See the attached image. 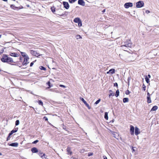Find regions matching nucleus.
I'll use <instances>...</instances> for the list:
<instances>
[{
    "label": "nucleus",
    "instance_id": "1",
    "mask_svg": "<svg viewBox=\"0 0 159 159\" xmlns=\"http://www.w3.org/2000/svg\"><path fill=\"white\" fill-rule=\"evenodd\" d=\"M1 60L3 62H7L9 64L15 63L16 61L13 60L12 58L8 57L7 55H4L1 58Z\"/></svg>",
    "mask_w": 159,
    "mask_h": 159
},
{
    "label": "nucleus",
    "instance_id": "2",
    "mask_svg": "<svg viewBox=\"0 0 159 159\" xmlns=\"http://www.w3.org/2000/svg\"><path fill=\"white\" fill-rule=\"evenodd\" d=\"M122 45L121 46V49H124V47H131L132 44L130 41H126L124 43H122Z\"/></svg>",
    "mask_w": 159,
    "mask_h": 159
},
{
    "label": "nucleus",
    "instance_id": "3",
    "mask_svg": "<svg viewBox=\"0 0 159 159\" xmlns=\"http://www.w3.org/2000/svg\"><path fill=\"white\" fill-rule=\"evenodd\" d=\"M144 3L142 1H139L136 3V7L138 8H140L143 7Z\"/></svg>",
    "mask_w": 159,
    "mask_h": 159
},
{
    "label": "nucleus",
    "instance_id": "4",
    "mask_svg": "<svg viewBox=\"0 0 159 159\" xmlns=\"http://www.w3.org/2000/svg\"><path fill=\"white\" fill-rule=\"evenodd\" d=\"M133 6V3L131 2H127L125 3L124 7L125 8H128L129 7Z\"/></svg>",
    "mask_w": 159,
    "mask_h": 159
},
{
    "label": "nucleus",
    "instance_id": "5",
    "mask_svg": "<svg viewBox=\"0 0 159 159\" xmlns=\"http://www.w3.org/2000/svg\"><path fill=\"white\" fill-rule=\"evenodd\" d=\"M24 61L22 63L23 65H27L29 63L28 60L29 58L28 57H27L24 58Z\"/></svg>",
    "mask_w": 159,
    "mask_h": 159
},
{
    "label": "nucleus",
    "instance_id": "6",
    "mask_svg": "<svg viewBox=\"0 0 159 159\" xmlns=\"http://www.w3.org/2000/svg\"><path fill=\"white\" fill-rule=\"evenodd\" d=\"M30 52L31 54L35 56H38L40 55L38 53H37L36 51H34L33 50H30Z\"/></svg>",
    "mask_w": 159,
    "mask_h": 159
},
{
    "label": "nucleus",
    "instance_id": "7",
    "mask_svg": "<svg viewBox=\"0 0 159 159\" xmlns=\"http://www.w3.org/2000/svg\"><path fill=\"white\" fill-rule=\"evenodd\" d=\"M130 132L131 135H133L134 134V127L132 125H130Z\"/></svg>",
    "mask_w": 159,
    "mask_h": 159
},
{
    "label": "nucleus",
    "instance_id": "8",
    "mask_svg": "<svg viewBox=\"0 0 159 159\" xmlns=\"http://www.w3.org/2000/svg\"><path fill=\"white\" fill-rule=\"evenodd\" d=\"M63 4L64 5V7L66 9H68L69 7V5L67 2H63Z\"/></svg>",
    "mask_w": 159,
    "mask_h": 159
},
{
    "label": "nucleus",
    "instance_id": "9",
    "mask_svg": "<svg viewBox=\"0 0 159 159\" xmlns=\"http://www.w3.org/2000/svg\"><path fill=\"white\" fill-rule=\"evenodd\" d=\"M140 130L137 127H135V134L136 135H137L139 134L140 133Z\"/></svg>",
    "mask_w": 159,
    "mask_h": 159
},
{
    "label": "nucleus",
    "instance_id": "10",
    "mask_svg": "<svg viewBox=\"0 0 159 159\" xmlns=\"http://www.w3.org/2000/svg\"><path fill=\"white\" fill-rule=\"evenodd\" d=\"M78 3L79 5L84 6L85 5V3L83 0H79Z\"/></svg>",
    "mask_w": 159,
    "mask_h": 159
},
{
    "label": "nucleus",
    "instance_id": "11",
    "mask_svg": "<svg viewBox=\"0 0 159 159\" xmlns=\"http://www.w3.org/2000/svg\"><path fill=\"white\" fill-rule=\"evenodd\" d=\"M39 154L43 159H46V155L44 153L40 152Z\"/></svg>",
    "mask_w": 159,
    "mask_h": 159
},
{
    "label": "nucleus",
    "instance_id": "12",
    "mask_svg": "<svg viewBox=\"0 0 159 159\" xmlns=\"http://www.w3.org/2000/svg\"><path fill=\"white\" fill-rule=\"evenodd\" d=\"M18 129V128H16L15 129H13L12 130L11 132L9 133V136H11V135L12 134H13L14 133L16 132Z\"/></svg>",
    "mask_w": 159,
    "mask_h": 159
},
{
    "label": "nucleus",
    "instance_id": "13",
    "mask_svg": "<svg viewBox=\"0 0 159 159\" xmlns=\"http://www.w3.org/2000/svg\"><path fill=\"white\" fill-rule=\"evenodd\" d=\"M10 56H11L14 57H18L19 56L18 54H17L16 53H15V52L11 53L10 54Z\"/></svg>",
    "mask_w": 159,
    "mask_h": 159
},
{
    "label": "nucleus",
    "instance_id": "14",
    "mask_svg": "<svg viewBox=\"0 0 159 159\" xmlns=\"http://www.w3.org/2000/svg\"><path fill=\"white\" fill-rule=\"evenodd\" d=\"M81 20L79 18L77 17L75 18L74 20V21L76 23H78Z\"/></svg>",
    "mask_w": 159,
    "mask_h": 159
},
{
    "label": "nucleus",
    "instance_id": "15",
    "mask_svg": "<svg viewBox=\"0 0 159 159\" xmlns=\"http://www.w3.org/2000/svg\"><path fill=\"white\" fill-rule=\"evenodd\" d=\"M18 145V144L17 143H11L10 145L13 147H17Z\"/></svg>",
    "mask_w": 159,
    "mask_h": 159
},
{
    "label": "nucleus",
    "instance_id": "16",
    "mask_svg": "<svg viewBox=\"0 0 159 159\" xmlns=\"http://www.w3.org/2000/svg\"><path fill=\"white\" fill-rule=\"evenodd\" d=\"M158 109V107L157 106H154L151 110V111H156Z\"/></svg>",
    "mask_w": 159,
    "mask_h": 159
},
{
    "label": "nucleus",
    "instance_id": "17",
    "mask_svg": "<svg viewBox=\"0 0 159 159\" xmlns=\"http://www.w3.org/2000/svg\"><path fill=\"white\" fill-rule=\"evenodd\" d=\"M22 56L24 57V58L26 57H28V55L26 54L25 52H20Z\"/></svg>",
    "mask_w": 159,
    "mask_h": 159
},
{
    "label": "nucleus",
    "instance_id": "18",
    "mask_svg": "<svg viewBox=\"0 0 159 159\" xmlns=\"http://www.w3.org/2000/svg\"><path fill=\"white\" fill-rule=\"evenodd\" d=\"M111 133L114 135V137L115 138H117L116 137V135H118V134L116 133H115L113 131H111Z\"/></svg>",
    "mask_w": 159,
    "mask_h": 159
},
{
    "label": "nucleus",
    "instance_id": "19",
    "mask_svg": "<svg viewBox=\"0 0 159 159\" xmlns=\"http://www.w3.org/2000/svg\"><path fill=\"white\" fill-rule=\"evenodd\" d=\"M109 71L110 72V73H111V74H114L115 72V70L114 69H111L109 70Z\"/></svg>",
    "mask_w": 159,
    "mask_h": 159
},
{
    "label": "nucleus",
    "instance_id": "20",
    "mask_svg": "<svg viewBox=\"0 0 159 159\" xmlns=\"http://www.w3.org/2000/svg\"><path fill=\"white\" fill-rule=\"evenodd\" d=\"M147 98L148 102V103H151V101L150 97H147Z\"/></svg>",
    "mask_w": 159,
    "mask_h": 159
},
{
    "label": "nucleus",
    "instance_id": "21",
    "mask_svg": "<svg viewBox=\"0 0 159 159\" xmlns=\"http://www.w3.org/2000/svg\"><path fill=\"white\" fill-rule=\"evenodd\" d=\"M129 101V99L128 98H124L123 99V102L124 103L128 102Z\"/></svg>",
    "mask_w": 159,
    "mask_h": 159
},
{
    "label": "nucleus",
    "instance_id": "22",
    "mask_svg": "<svg viewBox=\"0 0 159 159\" xmlns=\"http://www.w3.org/2000/svg\"><path fill=\"white\" fill-rule=\"evenodd\" d=\"M80 99L83 102V103L85 105L87 104L86 102L84 99L83 98H80Z\"/></svg>",
    "mask_w": 159,
    "mask_h": 159
},
{
    "label": "nucleus",
    "instance_id": "23",
    "mask_svg": "<svg viewBox=\"0 0 159 159\" xmlns=\"http://www.w3.org/2000/svg\"><path fill=\"white\" fill-rule=\"evenodd\" d=\"M104 118L106 120H108V113L107 112H106L105 113Z\"/></svg>",
    "mask_w": 159,
    "mask_h": 159
},
{
    "label": "nucleus",
    "instance_id": "24",
    "mask_svg": "<svg viewBox=\"0 0 159 159\" xmlns=\"http://www.w3.org/2000/svg\"><path fill=\"white\" fill-rule=\"evenodd\" d=\"M145 80H146V82L147 83H148L149 82V80L148 78V77L147 76H145Z\"/></svg>",
    "mask_w": 159,
    "mask_h": 159
},
{
    "label": "nucleus",
    "instance_id": "25",
    "mask_svg": "<svg viewBox=\"0 0 159 159\" xmlns=\"http://www.w3.org/2000/svg\"><path fill=\"white\" fill-rule=\"evenodd\" d=\"M119 92L118 90H116V94H115V96L116 97H117L119 95Z\"/></svg>",
    "mask_w": 159,
    "mask_h": 159
},
{
    "label": "nucleus",
    "instance_id": "26",
    "mask_svg": "<svg viewBox=\"0 0 159 159\" xmlns=\"http://www.w3.org/2000/svg\"><path fill=\"white\" fill-rule=\"evenodd\" d=\"M67 153L68 154L71 155L72 153V152L70 151V150H67Z\"/></svg>",
    "mask_w": 159,
    "mask_h": 159
},
{
    "label": "nucleus",
    "instance_id": "27",
    "mask_svg": "<svg viewBox=\"0 0 159 159\" xmlns=\"http://www.w3.org/2000/svg\"><path fill=\"white\" fill-rule=\"evenodd\" d=\"M101 101V99H99L98 100H97L94 103L95 105L98 104Z\"/></svg>",
    "mask_w": 159,
    "mask_h": 159
},
{
    "label": "nucleus",
    "instance_id": "28",
    "mask_svg": "<svg viewBox=\"0 0 159 159\" xmlns=\"http://www.w3.org/2000/svg\"><path fill=\"white\" fill-rule=\"evenodd\" d=\"M78 25L80 27L82 26V23L81 20L78 23Z\"/></svg>",
    "mask_w": 159,
    "mask_h": 159
},
{
    "label": "nucleus",
    "instance_id": "29",
    "mask_svg": "<svg viewBox=\"0 0 159 159\" xmlns=\"http://www.w3.org/2000/svg\"><path fill=\"white\" fill-rule=\"evenodd\" d=\"M39 68L41 70H46V68L43 66H40L39 67Z\"/></svg>",
    "mask_w": 159,
    "mask_h": 159
},
{
    "label": "nucleus",
    "instance_id": "30",
    "mask_svg": "<svg viewBox=\"0 0 159 159\" xmlns=\"http://www.w3.org/2000/svg\"><path fill=\"white\" fill-rule=\"evenodd\" d=\"M76 38L77 39L82 38L79 35H76Z\"/></svg>",
    "mask_w": 159,
    "mask_h": 159
},
{
    "label": "nucleus",
    "instance_id": "31",
    "mask_svg": "<svg viewBox=\"0 0 159 159\" xmlns=\"http://www.w3.org/2000/svg\"><path fill=\"white\" fill-rule=\"evenodd\" d=\"M19 121L18 120H17L15 122V125H18L19 124Z\"/></svg>",
    "mask_w": 159,
    "mask_h": 159
},
{
    "label": "nucleus",
    "instance_id": "32",
    "mask_svg": "<svg viewBox=\"0 0 159 159\" xmlns=\"http://www.w3.org/2000/svg\"><path fill=\"white\" fill-rule=\"evenodd\" d=\"M38 102L39 105L43 106V103L41 100H39Z\"/></svg>",
    "mask_w": 159,
    "mask_h": 159
},
{
    "label": "nucleus",
    "instance_id": "33",
    "mask_svg": "<svg viewBox=\"0 0 159 159\" xmlns=\"http://www.w3.org/2000/svg\"><path fill=\"white\" fill-rule=\"evenodd\" d=\"M32 153H36L38 152V150H31Z\"/></svg>",
    "mask_w": 159,
    "mask_h": 159
},
{
    "label": "nucleus",
    "instance_id": "34",
    "mask_svg": "<svg viewBox=\"0 0 159 159\" xmlns=\"http://www.w3.org/2000/svg\"><path fill=\"white\" fill-rule=\"evenodd\" d=\"M47 84L48 85V88H51L52 86V85H51L50 82V81H48V83H47Z\"/></svg>",
    "mask_w": 159,
    "mask_h": 159
},
{
    "label": "nucleus",
    "instance_id": "35",
    "mask_svg": "<svg viewBox=\"0 0 159 159\" xmlns=\"http://www.w3.org/2000/svg\"><path fill=\"white\" fill-rule=\"evenodd\" d=\"M51 10L52 11L53 13L55 11V8L54 7H52Z\"/></svg>",
    "mask_w": 159,
    "mask_h": 159
},
{
    "label": "nucleus",
    "instance_id": "36",
    "mask_svg": "<svg viewBox=\"0 0 159 159\" xmlns=\"http://www.w3.org/2000/svg\"><path fill=\"white\" fill-rule=\"evenodd\" d=\"M130 93V92L128 90H127L125 92V94L127 95L129 94Z\"/></svg>",
    "mask_w": 159,
    "mask_h": 159
},
{
    "label": "nucleus",
    "instance_id": "37",
    "mask_svg": "<svg viewBox=\"0 0 159 159\" xmlns=\"http://www.w3.org/2000/svg\"><path fill=\"white\" fill-rule=\"evenodd\" d=\"M77 0H69V1L71 3H72L75 2Z\"/></svg>",
    "mask_w": 159,
    "mask_h": 159
},
{
    "label": "nucleus",
    "instance_id": "38",
    "mask_svg": "<svg viewBox=\"0 0 159 159\" xmlns=\"http://www.w3.org/2000/svg\"><path fill=\"white\" fill-rule=\"evenodd\" d=\"M143 89L144 91H145L146 90V86L144 84H143Z\"/></svg>",
    "mask_w": 159,
    "mask_h": 159
},
{
    "label": "nucleus",
    "instance_id": "39",
    "mask_svg": "<svg viewBox=\"0 0 159 159\" xmlns=\"http://www.w3.org/2000/svg\"><path fill=\"white\" fill-rule=\"evenodd\" d=\"M114 93H110V94H109V97H110L111 96H114Z\"/></svg>",
    "mask_w": 159,
    "mask_h": 159
},
{
    "label": "nucleus",
    "instance_id": "40",
    "mask_svg": "<svg viewBox=\"0 0 159 159\" xmlns=\"http://www.w3.org/2000/svg\"><path fill=\"white\" fill-rule=\"evenodd\" d=\"M93 153L92 152H89L88 153V156H91L92 155H93Z\"/></svg>",
    "mask_w": 159,
    "mask_h": 159
},
{
    "label": "nucleus",
    "instance_id": "41",
    "mask_svg": "<svg viewBox=\"0 0 159 159\" xmlns=\"http://www.w3.org/2000/svg\"><path fill=\"white\" fill-rule=\"evenodd\" d=\"M86 106L89 109H91V107H90V106H89V105L88 104H87Z\"/></svg>",
    "mask_w": 159,
    "mask_h": 159
},
{
    "label": "nucleus",
    "instance_id": "42",
    "mask_svg": "<svg viewBox=\"0 0 159 159\" xmlns=\"http://www.w3.org/2000/svg\"><path fill=\"white\" fill-rule=\"evenodd\" d=\"M86 106L89 109H91V107H90V106H89V105L88 104H87Z\"/></svg>",
    "mask_w": 159,
    "mask_h": 159
},
{
    "label": "nucleus",
    "instance_id": "43",
    "mask_svg": "<svg viewBox=\"0 0 159 159\" xmlns=\"http://www.w3.org/2000/svg\"><path fill=\"white\" fill-rule=\"evenodd\" d=\"M86 106L89 109H91V107H90V106H89V105L88 104H87Z\"/></svg>",
    "mask_w": 159,
    "mask_h": 159
},
{
    "label": "nucleus",
    "instance_id": "44",
    "mask_svg": "<svg viewBox=\"0 0 159 159\" xmlns=\"http://www.w3.org/2000/svg\"><path fill=\"white\" fill-rule=\"evenodd\" d=\"M39 142V140H37L34 141L32 143H34V144H36V143H37L38 142Z\"/></svg>",
    "mask_w": 159,
    "mask_h": 159
},
{
    "label": "nucleus",
    "instance_id": "45",
    "mask_svg": "<svg viewBox=\"0 0 159 159\" xmlns=\"http://www.w3.org/2000/svg\"><path fill=\"white\" fill-rule=\"evenodd\" d=\"M59 86L60 87H63V88H66V87L64 85H62V84H60L59 85Z\"/></svg>",
    "mask_w": 159,
    "mask_h": 159
},
{
    "label": "nucleus",
    "instance_id": "46",
    "mask_svg": "<svg viewBox=\"0 0 159 159\" xmlns=\"http://www.w3.org/2000/svg\"><path fill=\"white\" fill-rule=\"evenodd\" d=\"M11 8H13V9H14V7H15V8H17V7H15V6L14 5H11Z\"/></svg>",
    "mask_w": 159,
    "mask_h": 159
},
{
    "label": "nucleus",
    "instance_id": "47",
    "mask_svg": "<svg viewBox=\"0 0 159 159\" xmlns=\"http://www.w3.org/2000/svg\"><path fill=\"white\" fill-rule=\"evenodd\" d=\"M10 136H9V134L8 137L7 138V141H8L10 139Z\"/></svg>",
    "mask_w": 159,
    "mask_h": 159
},
{
    "label": "nucleus",
    "instance_id": "48",
    "mask_svg": "<svg viewBox=\"0 0 159 159\" xmlns=\"http://www.w3.org/2000/svg\"><path fill=\"white\" fill-rule=\"evenodd\" d=\"M128 48L127 47H124V49H123L124 51H127Z\"/></svg>",
    "mask_w": 159,
    "mask_h": 159
},
{
    "label": "nucleus",
    "instance_id": "49",
    "mask_svg": "<svg viewBox=\"0 0 159 159\" xmlns=\"http://www.w3.org/2000/svg\"><path fill=\"white\" fill-rule=\"evenodd\" d=\"M114 86H115L118 87V84L117 83H115L114 84Z\"/></svg>",
    "mask_w": 159,
    "mask_h": 159
},
{
    "label": "nucleus",
    "instance_id": "50",
    "mask_svg": "<svg viewBox=\"0 0 159 159\" xmlns=\"http://www.w3.org/2000/svg\"><path fill=\"white\" fill-rule=\"evenodd\" d=\"M145 12L147 14H148L150 12V11L148 10H146L145 11Z\"/></svg>",
    "mask_w": 159,
    "mask_h": 159
},
{
    "label": "nucleus",
    "instance_id": "51",
    "mask_svg": "<svg viewBox=\"0 0 159 159\" xmlns=\"http://www.w3.org/2000/svg\"><path fill=\"white\" fill-rule=\"evenodd\" d=\"M103 157L104 159H107V157L105 156H103Z\"/></svg>",
    "mask_w": 159,
    "mask_h": 159
},
{
    "label": "nucleus",
    "instance_id": "52",
    "mask_svg": "<svg viewBox=\"0 0 159 159\" xmlns=\"http://www.w3.org/2000/svg\"><path fill=\"white\" fill-rule=\"evenodd\" d=\"M147 97H150V94L148 92L147 93Z\"/></svg>",
    "mask_w": 159,
    "mask_h": 159
},
{
    "label": "nucleus",
    "instance_id": "53",
    "mask_svg": "<svg viewBox=\"0 0 159 159\" xmlns=\"http://www.w3.org/2000/svg\"><path fill=\"white\" fill-rule=\"evenodd\" d=\"M34 64V63L33 62H32L30 64V66H32Z\"/></svg>",
    "mask_w": 159,
    "mask_h": 159
},
{
    "label": "nucleus",
    "instance_id": "54",
    "mask_svg": "<svg viewBox=\"0 0 159 159\" xmlns=\"http://www.w3.org/2000/svg\"><path fill=\"white\" fill-rule=\"evenodd\" d=\"M147 77H148V78L149 79L151 77V76L150 75H148Z\"/></svg>",
    "mask_w": 159,
    "mask_h": 159
},
{
    "label": "nucleus",
    "instance_id": "55",
    "mask_svg": "<svg viewBox=\"0 0 159 159\" xmlns=\"http://www.w3.org/2000/svg\"><path fill=\"white\" fill-rule=\"evenodd\" d=\"M56 14L58 15H59V16H62L63 15V14H59L58 13H56Z\"/></svg>",
    "mask_w": 159,
    "mask_h": 159
},
{
    "label": "nucleus",
    "instance_id": "56",
    "mask_svg": "<svg viewBox=\"0 0 159 159\" xmlns=\"http://www.w3.org/2000/svg\"><path fill=\"white\" fill-rule=\"evenodd\" d=\"M44 118H45V120H48V118H47V117H45H45H44Z\"/></svg>",
    "mask_w": 159,
    "mask_h": 159
},
{
    "label": "nucleus",
    "instance_id": "57",
    "mask_svg": "<svg viewBox=\"0 0 159 159\" xmlns=\"http://www.w3.org/2000/svg\"><path fill=\"white\" fill-rule=\"evenodd\" d=\"M135 152V150H132V153H134Z\"/></svg>",
    "mask_w": 159,
    "mask_h": 159
},
{
    "label": "nucleus",
    "instance_id": "58",
    "mask_svg": "<svg viewBox=\"0 0 159 159\" xmlns=\"http://www.w3.org/2000/svg\"><path fill=\"white\" fill-rule=\"evenodd\" d=\"M130 80V78L129 77L128 79V81L129 82V80Z\"/></svg>",
    "mask_w": 159,
    "mask_h": 159
},
{
    "label": "nucleus",
    "instance_id": "59",
    "mask_svg": "<svg viewBox=\"0 0 159 159\" xmlns=\"http://www.w3.org/2000/svg\"><path fill=\"white\" fill-rule=\"evenodd\" d=\"M109 92H110V93H113L112 91L111 90H109Z\"/></svg>",
    "mask_w": 159,
    "mask_h": 159
},
{
    "label": "nucleus",
    "instance_id": "60",
    "mask_svg": "<svg viewBox=\"0 0 159 159\" xmlns=\"http://www.w3.org/2000/svg\"><path fill=\"white\" fill-rule=\"evenodd\" d=\"M110 73V72H109V71H107V74H109Z\"/></svg>",
    "mask_w": 159,
    "mask_h": 159
},
{
    "label": "nucleus",
    "instance_id": "61",
    "mask_svg": "<svg viewBox=\"0 0 159 159\" xmlns=\"http://www.w3.org/2000/svg\"><path fill=\"white\" fill-rule=\"evenodd\" d=\"M129 82L128 81V85H129Z\"/></svg>",
    "mask_w": 159,
    "mask_h": 159
},
{
    "label": "nucleus",
    "instance_id": "62",
    "mask_svg": "<svg viewBox=\"0 0 159 159\" xmlns=\"http://www.w3.org/2000/svg\"><path fill=\"white\" fill-rule=\"evenodd\" d=\"M31 149H37V148H32Z\"/></svg>",
    "mask_w": 159,
    "mask_h": 159
},
{
    "label": "nucleus",
    "instance_id": "63",
    "mask_svg": "<svg viewBox=\"0 0 159 159\" xmlns=\"http://www.w3.org/2000/svg\"><path fill=\"white\" fill-rule=\"evenodd\" d=\"M105 9H104V10H103V11H102V12H105Z\"/></svg>",
    "mask_w": 159,
    "mask_h": 159
},
{
    "label": "nucleus",
    "instance_id": "64",
    "mask_svg": "<svg viewBox=\"0 0 159 159\" xmlns=\"http://www.w3.org/2000/svg\"><path fill=\"white\" fill-rule=\"evenodd\" d=\"M22 59V57H20V60H21V59Z\"/></svg>",
    "mask_w": 159,
    "mask_h": 159
}]
</instances>
